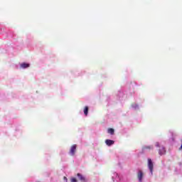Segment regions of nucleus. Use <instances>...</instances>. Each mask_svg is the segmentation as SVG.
Wrapping results in <instances>:
<instances>
[{
	"mask_svg": "<svg viewBox=\"0 0 182 182\" xmlns=\"http://www.w3.org/2000/svg\"><path fill=\"white\" fill-rule=\"evenodd\" d=\"M77 147V146L76 144H74L70 147V156H75V153H76Z\"/></svg>",
	"mask_w": 182,
	"mask_h": 182,
	"instance_id": "1",
	"label": "nucleus"
},
{
	"mask_svg": "<svg viewBox=\"0 0 182 182\" xmlns=\"http://www.w3.org/2000/svg\"><path fill=\"white\" fill-rule=\"evenodd\" d=\"M148 167L151 171V173L153 174L154 165H153V161H151V159H148Z\"/></svg>",
	"mask_w": 182,
	"mask_h": 182,
	"instance_id": "2",
	"label": "nucleus"
},
{
	"mask_svg": "<svg viewBox=\"0 0 182 182\" xmlns=\"http://www.w3.org/2000/svg\"><path fill=\"white\" fill-rule=\"evenodd\" d=\"M143 171H139L138 173H137V177H138V180L139 182H142L143 181Z\"/></svg>",
	"mask_w": 182,
	"mask_h": 182,
	"instance_id": "3",
	"label": "nucleus"
},
{
	"mask_svg": "<svg viewBox=\"0 0 182 182\" xmlns=\"http://www.w3.org/2000/svg\"><path fill=\"white\" fill-rule=\"evenodd\" d=\"M77 177H78L79 180L82 182H86V178L82 176L80 173H77Z\"/></svg>",
	"mask_w": 182,
	"mask_h": 182,
	"instance_id": "4",
	"label": "nucleus"
},
{
	"mask_svg": "<svg viewBox=\"0 0 182 182\" xmlns=\"http://www.w3.org/2000/svg\"><path fill=\"white\" fill-rule=\"evenodd\" d=\"M105 143H106L107 146H112V145L114 144V141L110 140V139H107V140H105Z\"/></svg>",
	"mask_w": 182,
	"mask_h": 182,
	"instance_id": "5",
	"label": "nucleus"
},
{
	"mask_svg": "<svg viewBox=\"0 0 182 182\" xmlns=\"http://www.w3.org/2000/svg\"><path fill=\"white\" fill-rule=\"evenodd\" d=\"M30 65L26 63H23L21 64V68L23 69H26V68H29Z\"/></svg>",
	"mask_w": 182,
	"mask_h": 182,
	"instance_id": "6",
	"label": "nucleus"
},
{
	"mask_svg": "<svg viewBox=\"0 0 182 182\" xmlns=\"http://www.w3.org/2000/svg\"><path fill=\"white\" fill-rule=\"evenodd\" d=\"M107 133H109V134H114V129L113 128H109L107 130Z\"/></svg>",
	"mask_w": 182,
	"mask_h": 182,
	"instance_id": "7",
	"label": "nucleus"
},
{
	"mask_svg": "<svg viewBox=\"0 0 182 182\" xmlns=\"http://www.w3.org/2000/svg\"><path fill=\"white\" fill-rule=\"evenodd\" d=\"M87 113H89V107H85L84 114H85V116H87Z\"/></svg>",
	"mask_w": 182,
	"mask_h": 182,
	"instance_id": "8",
	"label": "nucleus"
},
{
	"mask_svg": "<svg viewBox=\"0 0 182 182\" xmlns=\"http://www.w3.org/2000/svg\"><path fill=\"white\" fill-rule=\"evenodd\" d=\"M161 154H166V148L162 147L161 149Z\"/></svg>",
	"mask_w": 182,
	"mask_h": 182,
	"instance_id": "9",
	"label": "nucleus"
},
{
	"mask_svg": "<svg viewBox=\"0 0 182 182\" xmlns=\"http://www.w3.org/2000/svg\"><path fill=\"white\" fill-rule=\"evenodd\" d=\"M71 182H77V179H76V178H72Z\"/></svg>",
	"mask_w": 182,
	"mask_h": 182,
	"instance_id": "10",
	"label": "nucleus"
},
{
	"mask_svg": "<svg viewBox=\"0 0 182 182\" xmlns=\"http://www.w3.org/2000/svg\"><path fill=\"white\" fill-rule=\"evenodd\" d=\"M144 149H151V146H145Z\"/></svg>",
	"mask_w": 182,
	"mask_h": 182,
	"instance_id": "11",
	"label": "nucleus"
},
{
	"mask_svg": "<svg viewBox=\"0 0 182 182\" xmlns=\"http://www.w3.org/2000/svg\"><path fill=\"white\" fill-rule=\"evenodd\" d=\"M63 180H65V181L68 182V178H66V176L63 177Z\"/></svg>",
	"mask_w": 182,
	"mask_h": 182,
	"instance_id": "12",
	"label": "nucleus"
}]
</instances>
